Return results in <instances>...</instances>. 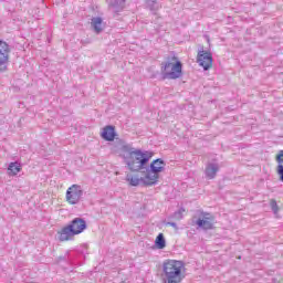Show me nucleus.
<instances>
[{"label":"nucleus","mask_w":283,"mask_h":283,"mask_svg":"<svg viewBox=\"0 0 283 283\" xmlns=\"http://www.w3.org/2000/svg\"><path fill=\"white\" fill-rule=\"evenodd\" d=\"M153 156L154 153L136 149L132 147V144H127L125 140L119 139V158H123L124 164L128 167L129 171H145Z\"/></svg>","instance_id":"f257e3e1"},{"label":"nucleus","mask_w":283,"mask_h":283,"mask_svg":"<svg viewBox=\"0 0 283 283\" xmlns=\"http://www.w3.org/2000/svg\"><path fill=\"white\" fill-rule=\"evenodd\" d=\"M85 229H87V221L81 217L74 218L67 226L61 229L59 240L60 242H67L74 235H81Z\"/></svg>","instance_id":"f03ea898"},{"label":"nucleus","mask_w":283,"mask_h":283,"mask_svg":"<svg viewBox=\"0 0 283 283\" xmlns=\"http://www.w3.org/2000/svg\"><path fill=\"white\" fill-rule=\"evenodd\" d=\"M176 78H178V57L174 55L161 63L160 81H176Z\"/></svg>","instance_id":"7ed1b4c3"},{"label":"nucleus","mask_w":283,"mask_h":283,"mask_svg":"<svg viewBox=\"0 0 283 283\" xmlns=\"http://www.w3.org/2000/svg\"><path fill=\"white\" fill-rule=\"evenodd\" d=\"M165 167H167V164L163 158L154 159L150 165H146L144 172H146L147 179L153 182V186L158 184V179L160 178V174L165 171Z\"/></svg>","instance_id":"20e7f679"},{"label":"nucleus","mask_w":283,"mask_h":283,"mask_svg":"<svg viewBox=\"0 0 283 283\" xmlns=\"http://www.w3.org/2000/svg\"><path fill=\"white\" fill-rule=\"evenodd\" d=\"M163 283H178V260H166L160 274Z\"/></svg>","instance_id":"39448f33"},{"label":"nucleus","mask_w":283,"mask_h":283,"mask_svg":"<svg viewBox=\"0 0 283 283\" xmlns=\"http://www.w3.org/2000/svg\"><path fill=\"white\" fill-rule=\"evenodd\" d=\"M126 182L129 184L130 187H154V184L150 179L147 178V174L145 170L142 171V177L138 175H126Z\"/></svg>","instance_id":"423d86ee"},{"label":"nucleus","mask_w":283,"mask_h":283,"mask_svg":"<svg viewBox=\"0 0 283 283\" xmlns=\"http://www.w3.org/2000/svg\"><path fill=\"white\" fill-rule=\"evenodd\" d=\"M83 198V188L76 184L72 185L66 190V202L69 205H78Z\"/></svg>","instance_id":"0eeeda50"},{"label":"nucleus","mask_w":283,"mask_h":283,"mask_svg":"<svg viewBox=\"0 0 283 283\" xmlns=\"http://www.w3.org/2000/svg\"><path fill=\"white\" fill-rule=\"evenodd\" d=\"M10 61V44L0 40V72L8 70V62Z\"/></svg>","instance_id":"6e6552de"},{"label":"nucleus","mask_w":283,"mask_h":283,"mask_svg":"<svg viewBox=\"0 0 283 283\" xmlns=\"http://www.w3.org/2000/svg\"><path fill=\"white\" fill-rule=\"evenodd\" d=\"M196 224L199 229L209 231L213 229V224H216V218L209 212H202L201 216L197 219Z\"/></svg>","instance_id":"1a4fd4ad"},{"label":"nucleus","mask_w":283,"mask_h":283,"mask_svg":"<svg viewBox=\"0 0 283 283\" xmlns=\"http://www.w3.org/2000/svg\"><path fill=\"white\" fill-rule=\"evenodd\" d=\"M197 63L200 67H203L205 71L211 70L213 67V55L209 51H199L197 54Z\"/></svg>","instance_id":"9d476101"},{"label":"nucleus","mask_w":283,"mask_h":283,"mask_svg":"<svg viewBox=\"0 0 283 283\" xmlns=\"http://www.w3.org/2000/svg\"><path fill=\"white\" fill-rule=\"evenodd\" d=\"M101 136L103 140H106L107 143H114L116 140V127L113 125H107L103 128V132L101 133Z\"/></svg>","instance_id":"9b49d317"},{"label":"nucleus","mask_w":283,"mask_h":283,"mask_svg":"<svg viewBox=\"0 0 283 283\" xmlns=\"http://www.w3.org/2000/svg\"><path fill=\"white\" fill-rule=\"evenodd\" d=\"M91 28L95 34H101L103 30H105V23L103 21V18L101 17H94L91 19Z\"/></svg>","instance_id":"f8f14e48"},{"label":"nucleus","mask_w":283,"mask_h":283,"mask_svg":"<svg viewBox=\"0 0 283 283\" xmlns=\"http://www.w3.org/2000/svg\"><path fill=\"white\" fill-rule=\"evenodd\" d=\"M125 1L126 0H109L108 8L115 12V14H118V12H123V10H125Z\"/></svg>","instance_id":"ddd939ff"},{"label":"nucleus","mask_w":283,"mask_h":283,"mask_svg":"<svg viewBox=\"0 0 283 283\" xmlns=\"http://www.w3.org/2000/svg\"><path fill=\"white\" fill-rule=\"evenodd\" d=\"M275 160L277 163L276 174H277L281 182H283V150H279V153L275 156Z\"/></svg>","instance_id":"4468645a"},{"label":"nucleus","mask_w":283,"mask_h":283,"mask_svg":"<svg viewBox=\"0 0 283 283\" xmlns=\"http://www.w3.org/2000/svg\"><path fill=\"white\" fill-rule=\"evenodd\" d=\"M21 169H23V166L19 161H12L8 166L9 176H17V174H20Z\"/></svg>","instance_id":"2eb2a0df"},{"label":"nucleus","mask_w":283,"mask_h":283,"mask_svg":"<svg viewBox=\"0 0 283 283\" xmlns=\"http://www.w3.org/2000/svg\"><path fill=\"white\" fill-rule=\"evenodd\" d=\"M218 165L214 164H210L208 165V167L206 168V176L207 178H209L210 180H213V178H216V175L218 174Z\"/></svg>","instance_id":"dca6fc26"},{"label":"nucleus","mask_w":283,"mask_h":283,"mask_svg":"<svg viewBox=\"0 0 283 283\" xmlns=\"http://www.w3.org/2000/svg\"><path fill=\"white\" fill-rule=\"evenodd\" d=\"M155 247L156 249H165L167 247V240H165V234L159 233L155 239Z\"/></svg>","instance_id":"f3484780"},{"label":"nucleus","mask_w":283,"mask_h":283,"mask_svg":"<svg viewBox=\"0 0 283 283\" xmlns=\"http://www.w3.org/2000/svg\"><path fill=\"white\" fill-rule=\"evenodd\" d=\"M67 256H59L57 262H67L69 264H72V256H70V252H66Z\"/></svg>","instance_id":"a211bd4d"},{"label":"nucleus","mask_w":283,"mask_h":283,"mask_svg":"<svg viewBox=\"0 0 283 283\" xmlns=\"http://www.w3.org/2000/svg\"><path fill=\"white\" fill-rule=\"evenodd\" d=\"M270 207L274 211V213H277V211H280V207H277V201H275V199L270 200Z\"/></svg>","instance_id":"6ab92c4d"},{"label":"nucleus","mask_w":283,"mask_h":283,"mask_svg":"<svg viewBox=\"0 0 283 283\" xmlns=\"http://www.w3.org/2000/svg\"><path fill=\"white\" fill-rule=\"evenodd\" d=\"M178 276H179V280L181 277H185V264L180 261H179Z\"/></svg>","instance_id":"aec40b11"},{"label":"nucleus","mask_w":283,"mask_h":283,"mask_svg":"<svg viewBox=\"0 0 283 283\" xmlns=\"http://www.w3.org/2000/svg\"><path fill=\"white\" fill-rule=\"evenodd\" d=\"M166 226L167 227H174V229H178V223H176V222L169 221V222L166 223Z\"/></svg>","instance_id":"412c9836"},{"label":"nucleus","mask_w":283,"mask_h":283,"mask_svg":"<svg viewBox=\"0 0 283 283\" xmlns=\"http://www.w3.org/2000/svg\"><path fill=\"white\" fill-rule=\"evenodd\" d=\"M181 70H182V64H180V62H179L178 63V72H179V74H180Z\"/></svg>","instance_id":"4be33fe9"},{"label":"nucleus","mask_w":283,"mask_h":283,"mask_svg":"<svg viewBox=\"0 0 283 283\" xmlns=\"http://www.w3.org/2000/svg\"><path fill=\"white\" fill-rule=\"evenodd\" d=\"M177 214H178V211L175 212V216H177Z\"/></svg>","instance_id":"5701e85b"}]
</instances>
